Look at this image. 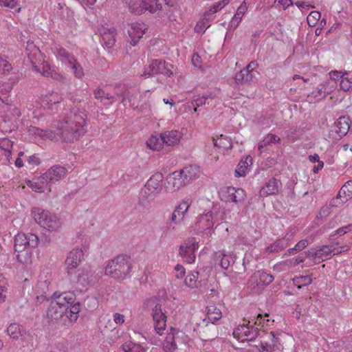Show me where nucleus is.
Listing matches in <instances>:
<instances>
[{
  "label": "nucleus",
  "mask_w": 352,
  "mask_h": 352,
  "mask_svg": "<svg viewBox=\"0 0 352 352\" xmlns=\"http://www.w3.org/2000/svg\"><path fill=\"white\" fill-rule=\"evenodd\" d=\"M152 315L154 322L166 319V316L162 311V305L160 304H157L154 307V308L153 309Z\"/></svg>",
  "instance_id": "de8ad7c7"
},
{
  "label": "nucleus",
  "mask_w": 352,
  "mask_h": 352,
  "mask_svg": "<svg viewBox=\"0 0 352 352\" xmlns=\"http://www.w3.org/2000/svg\"><path fill=\"white\" fill-rule=\"evenodd\" d=\"M80 311V304L76 303L68 309V314H66L67 317L70 320L71 322L76 321L78 317V313Z\"/></svg>",
  "instance_id": "603ef678"
},
{
  "label": "nucleus",
  "mask_w": 352,
  "mask_h": 352,
  "mask_svg": "<svg viewBox=\"0 0 352 352\" xmlns=\"http://www.w3.org/2000/svg\"><path fill=\"white\" fill-rule=\"evenodd\" d=\"M270 336H272V341L273 342L272 344H269L267 342H261V350L260 352H272L274 350L276 346V342L277 338L274 332H270Z\"/></svg>",
  "instance_id": "8fccbe9b"
},
{
  "label": "nucleus",
  "mask_w": 352,
  "mask_h": 352,
  "mask_svg": "<svg viewBox=\"0 0 352 352\" xmlns=\"http://www.w3.org/2000/svg\"><path fill=\"white\" fill-rule=\"evenodd\" d=\"M226 219V210L219 205L215 204L211 210L198 217L195 229L198 233H203L207 236H210L214 223Z\"/></svg>",
  "instance_id": "7ed1b4c3"
},
{
  "label": "nucleus",
  "mask_w": 352,
  "mask_h": 352,
  "mask_svg": "<svg viewBox=\"0 0 352 352\" xmlns=\"http://www.w3.org/2000/svg\"><path fill=\"white\" fill-rule=\"evenodd\" d=\"M61 100L62 98L60 95H58V93L52 92L46 94L44 96L43 99V102L45 104L50 106L52 104H55L56 103H59Z\"/></svg>",
  "instance_id": "79ce46f5"
},
{
  "label": "nucleus",
  "mask_w": 352,
  "mask_h": 352,
  "mask_svg": "<svg viewBox=\"0 0 352 352\" xmlns=\"http://www.w3.org/2000/svg\"><path fill=\"white\" fill-rule=\"evenodd\" d=\"M12 147V142L8 138L0 139V148L10 154V150Z\"/></svg>",
  "instance_id": "bf43d9fd"
},
{
  "label": "nucleus",
  "mask_w": 352,
  "mask_h": 352,
  "mask_svg": "<svg viewBox=\"0 0 352 352\" xmlns=\"http://www.w3.org/2000/svg\"><path fill=\"white\" fill-rule=\"evenodd\" d=\"M100 34L102 43L107 48H111L116 43V29L114 28H103L100 31Z\"/></svg>",
  "instance_id": "a878e982"
},
{
  "label": "nucleus",
  "mask_w": 352,
  "mask_h": 352,
  "mask_svg": "<svg viewBox=\"0 0 352 352\" xmlns=\"http://www.w3.org/2000/svg\"><path fill=\"white\" fill-rule=\"evenodd\" d=\"M321 16L320 12L318 11H312L307 17V23L309 26H314Z\"/></svg>",
  "instance_id": "6e6d98bb"
},
{
  "label": "nucleus",
  "mask_w": 352,
  "mask_h": 352,
  "mask_svg": "<svg viewBox=\"0 0 352 352\" xmlns=\"http://www.w3.org/2000/svg\"><path fill=\"white\" fill-rule=\"evenodd\" d=\"M117 96L122 98L121 102L126 105L128 101L129 106L133 109L138 108L140 102V94L138 91L129 90L125 87H122V93L117 92Z\"/></svg>",
  "instance_id": "2eb2a0df"
},
{
  "label": "nucleus",
  "mask_w": 352,
  "mask_h": 352,
  "mask_svg": "<svg viewBox=\"0 0 352 352\" xmlns=\"http://www.w3.org/2000/svg\"><path fill=\"white\" fill-rule=\"evenodd\" d=\"M163 175L160 173H156L153 175L146 182L145 186L149 188L155 193L159 195L162 190Z\"/></svg>",
  "instance_id": "393cba45"
},
{
  "label": "nucleus",
  "mask_w": 352,
  "mask_h": 352,
  "mask_svg": "<svg viewBox=\"0 0 352 352\" xmlns=\"http://www.w3.org/2000/svg\"><path fill=\"white\" fill-rule=\"evenodd\" d=\"M340 193L344 194V199H342L340 204H343L352 197V180L346 182L340 190Z\"/></svg>",
  "instance_id": "ea45409f"
},
{
  "label": "nucleus",
  "mask_w": 352,
  "mask_h": 352,
  "mask_svg": "<svg viewBox=\"0 0 352 352\" xmlns=\"http://www.w3.org/2000/svg\"><path fill=\"white\" fill-rule=\"evenodd\" d=\"M231 0H220L218 2L215 3L209 10L210 14H214L219 10H221L223 8H224L226 5H228Z\"/></svg>",
  "instance_id": "4d7b16f0"
},
{
  "label": "nucleus",
  "mask_w": 352,
  "mask_h": 352,
  "mask_svg": "<svg viewBox=\"0 0 352 352\" xmlns=\"http://www.w3.org/2000/svg\"><path fill=\"white\" fill-rule=\"evenodd\" d=\"M227 201H232L234 203H241L245 199V192L242 188H235L234 187H228L226 190Z\"/></svg>",
  "instance_id": "bb28decb"
},
{
  "label": "nucleus",
  "mask_w": 352,
  "mask_h": 352,
  "mask_svg": "<svg viewBox=\"0 0 352 352\" xmlns=\"http://www.w3.org/2000/svg\"><path fill=\"white\" fill-rule=\"evenodd\" d=\"M67 173V170L65 167L60 165H56L48 169L43 173V178L45 181L50 182H58L62 179Z\"/></svg>",
  "instance_id": "aec40b11"
},
{
  "label": "nucleus",
  "mask_w": 352,
  "mask_h": 352,
  "mask_svg": "<svg viewBox=\"0 0 352 352\" xmlns=\"http://www.w3.org/2000/svg\"><path fill=\"white\" fill-rule=\"evenodd\" d=\"M13 88V82L0 80V100L6 104H10V92Z\"/></svg>",
  "instance_id": "cd10ccee"
},
{
  "label": "nucleus",
  "mask_w": 352,
  "mask_h": 352,
  "mask_svg": "<svg viewBox=\"0 0 352 352\" xmlns=\"http://www.w3.org/2000/svg\"><path fill=\"white\" fill-rule=\"evenodd\" d=\"M8 334L13 339H17L21 335V327L17 323H12L7 328Z\"/></svg>",
  "instance_id": "49530a36"
},
{
  "label": "nucleus",
  "mask_w": 352,
  "mask_h": 352,
  "mask_svg": "<svg viewBox=\"0 0 352 352\" xmlns=\"http://www.w3.org/2000/svg\"><path fill=\"white\" fill-rule=\"evenodd\" d=\"M179 170L175 171L170 174L166 178L167 184L166 190L167 192H175L181 188L186 186Z\"/></svg>",
  "instance_id": "dca6fc26"
},
{
  "label": "nucleus",
  "mask_w": 352,
  "mask_h": 352,
  "mask_svg": "<svg viewBox=\"0 0 352 352\" xmlns=\"http://www.w3.org/2000/svg\"><path fill=\"white\" fill-rule=\"evenodd\" d=\"M166 327V319L154 322V328L155 331L159 335H162L163 331Z\"/></svg>",
  "instance_id": "052dcab7"
},
{
  "label": "nucleus",
  "mask_w": 352,
  "mask_h": 352,
  "mask_svg": "<svg viewBox=\"0 0 352 352\" xmlns=\"http://www.w3.org/2000/svg\"><path fill=\"white\" fill-rule=\"evenodd\" d=\"M39 239L37 235L18 233L14 236V248L17 261L23 264L32 262V249L37 247Z\"/></svg>",
  "instance_id": "f03ea898"
},
{
  "label": "nucleus",
  "mask_w": 352,
  "mask_h": 352,
  "mask_svg": "<svg viewBox=\"0 0 352 352\" xmlns=\"http://www.w3.org/2000/svg\"><path fill=\"white\" fill-rule=\"evenodd\" d=\"M280 139L274 134H268L258 144V150L263 152V149L270 143H279Z\"/></svg>",
  "instance_id": "a19ab883"
},
{
  "label": "nucleus",
  "mask_w": 352,
  "mask_h": 352,
  "mask_svg": "<svg viewBox=\"0 0 352 352\" xmlns=\"http://www.w3.org/2000/svg\"><path fill=\"white\" fill-rule=\"evenodd\" d=\"M274 276L265 272L257 271L254 272L248 280V287L256 293L261 291L266 285L270 284Z\"/></svg>",
  "instance_id": "9d476101"
},
{
  "label": "nucleus",
  "mask_w": 352,
  "mask_h": 352,
  "mask_svg": "<svg viewBox=\"0 0 352 352\" xmlns=\"http://www.w3.org/2000/svg\"><path fill=\"white\" fill-rule=\"evenodd\" d=\"M173 66L166 63L164 60L155 59L151 61L149 65L145 68L144 73L141 75L144 77H150L154 75L162 74L166 76L173 75Z\"/></svg>",
  "instance_id": "1a4fd4ad"
},
{
  "label": "nucleus",
  "mask_w": 352,
  "mask_h": 352,
  "mask_svg": "<svg viewBox=\"0 0 352 352\" xmlns=\"http://www.w3.org/2000/svg\"><path fill=\"white\" fill-rule=\"evenodd\" d=\"M293 283L298 288H301L302 286H307L311 283L312 278L311 276H300L293 278Z\"/></svg>",
  "instance_id": "a18cd8bd"
},
{
  "label": "nucleus",
  "mask_w": 352,
  "mask_h": 352,
  "mask_svg": "<svg viewBox=\"0 0 352 352\" xmlns=\"http://www.w3.org/2000/svg\"><path fill=\"white\" fill-rule=\"evenodd\" d=\"M191 203L192 201L190 198L184 199L177 206H176L170 216V221L175 224H177L182 221L188 212Z\"/></svg>",
  "instance_id": "f3484780"
},
{
  "label": "nucleus",
  "mask_w": 352,
  "mask_h": 352,
  "mask_svg": "<svg viewBox=\"0 0 352 352\" xmlns=\"http://www.w3.org/2000/svg\"><path fill=\"white\" fill-rule=\"evenodd\" d=\"M289 245L288 240L285 238L277 240L273 244L266 248V251L270 253L278 252Z\"/></svg>",
  "instance_id": "4c0bfd02"
},
{
  "label": "nucleus",
  "mask_w": 352,
  "mask_h": 352,
  "mask_svg": "<svg viewBox=\"0 0 352 352\" xmlns=\"http://www.w3.org/2000/svg\"><path fill=\"white\" fill-rule=\"evenodd\" d=\"M351 119L349 116H344L340 117L335 122L336 133L340 136H344L350 129Z\"/></svg>",
  "instance_id": "c756f323"
},
{
  "label": "nucleus",
  "mask_w": 352,
  "mask_h": 352,
  "mask_svg": "<svg viewBox=\"0 0 352 352\" xmlns=\"http://www.w3.org/2000/svg\"><path fill=\"white\" fill-rule=\"evenodd\" d=\"M248 8V0H244L240 6L238 8L236 12L232 17L231 21H230V25L233 28H236L240 21H241L243 16L246 13Z\"/></svg>",
  "instance_id": "473e14b6"
},
{
  "label": "nucleus",
  "mask_w": 352,
  "mask_h": 352,
  "mask_svg": "<svg viewBox=\"0 0 352 352\" xmlns=\"http://www.w3.org/2000/svg\"><path fill=\"white\" fill-rule=\"evenodd\" d=\"M147 30L146 25L141 23H132L128 30L129 36L131 38L130 43L135 45L138 40L143 36Z\"/></svg>",
  "instance_id": "412c9836"
},
{
  "label": "nucleus",
  "mask_w": 352,
  "mask_h": 352,
  "mask_svg": "<svg viewBox=\"0 0 352 352\" xmlns=\"http://www.w3.org/2000/svg\"><path fill=\"white\" fill-rule=\"evenodd\" d=\"M220 265L222 268L227 270L232 264L235 262V256L232 254H220Z\"/></svg>",
  "instance_id": "37998d69"
},
{
  "label": "nucleus",
  "mask_w": 352,
  "mask_h": 352,
  "mask_svg": "<svg viewBox=\"0 0 352 352\" xmlns=\"http://www.w3.org/2000/svg\"><path fill=\"white\" fill-rule=\"evenodd\" d=\"M254 78V73L247 72L244 69L236 73L234 78L237 84L249 82L253 81Z\"/></svg>",
  "instance_id": "e433bc0d"
},
{
  "label": "nucleus",
  "mask_w": 352,
  "mask_h": 352,
  "mask_svg": "<svg viewBox=\"0 0 352 352\" xmlns=\"http://www.w3.org/2000/svg\"><path fill=\"white\" fill-rule=\"evenodd\" d=\"M175 271L176 272L175 277L178 279L182 278L186 274L185 268L182 265L180 264H177L175 265Z\"/></svg>",
  "instance_id": "338daca9"
},
{
  "label": "nucleus",
  "mask_w": 352,
  "mask_h": 352,
  "mask_svg": "<svg viewBox=\"0 0 352 352\" xmlns=\"http://www.w3.org/2000/svg\"><path fill=\"white\" fill-rule=\"evenodd\" d=\"M69 67H71L76 78L79 79L82 78L84 76V71L80 64L77 62L76 59L71 63Z\"/></svg>",
  "instance_id": "09e8293b"
},
{
  "label": "nucleus",
  "mask_w": 352,
  "mask_h": 352,
  "mask_svg": "<svg viewBox=\"0 0 352 352\" xmlns=\"http://www.w3.org/2000/svg\"><path fill=\"white\" fill-rule=\"evenodd\" d=\"M94 272L89 269H81L77 271V274L70 277V280L77 289L80 291L87 290L96 280Z\"/></svg>",
  "instance_id": "6e6552de"
},
{
  "label": "nucleus",
  "mask_w": 352,
  "mask_h": 352,
  "mask_svg": "<svg viewBox=\"0 0 352 352\" xmlns=\"http://www.w3.org/2000/svg\"><path fill=\"white\" fill-rule=\"evenodd\" d=\"M160 137L167 146H175L179 143L182 134L177 130L166 131L160 133Z\"/></svg>",
  "instance_id": "5701e85b"
},
{
  "label": "nucleus",
  "mask_w": 352,
  "mask_h": 352,
  "mask_svg": "<svg viewBox=\"0 0 352 352\" xmlns=\"http://www.w3.org/2000/svg\"><path fill=\"white\" fill-rule=\"evenodd\" d=\"M18 4L17 0H0V6L8 7L11 9L16 8Z\"/></svg>",
  "instance_id": "69168bd1"
},
{
  "label": "nucleus",
  "mask_w": 352,
  "mask_h": 352,
  "mask_svg": "<svg viewBox=\"0 0 352 352\" xmlns=\"http://www.w3.org/2000/svg\"><path fill=\"white\" fill-rule=\"evenodd\" d=\"M157 196V193L144 185L140 192L138 204L144 208L148 207Z\"/></svg>",
  "instance_id": "4be33fe9"
},
{
  "label": "nucleus",
  "mask_w": 352,
  "mask_h": 352,
  "mask_svg": "<svg viewBox=\"0 0 352 352\" xmlns=\"http://www.w3.org/2000/svg\"><path fill=\"white\" fill-rule=\"evenodd\" d=\"M199 272L198 271H192L185 278V284L190 288H197L200 284L199 280Z\"/></svg>",
  "instance_id": "58836bf2"
},
{
  "label": "nucleus",
  "mask_w": 352,
  "mask_h": 352,
  "mask_svg": "<svg viewBox=\"0 0 352 352\" xmlns=\"http://www.w3.org/2000/svg\"><path fill=\"white\" fill-rule=\"evenodd\" d=\"M348 247L340 246L335 247L334 245H322L314 252H308L307 256L314 258H322L323 257H328L331 255L339 254L343 252L348 250Z\"/></svg>",
  "instance_id": "4468645a"
},
{
  "label": "nucleus",
  "mask_w": 352,
  "mask_h": 352,
  "mask_svg": "<svg viewBox=\"0 0 352 352\" xmlns=\"http://www.w3.org/2000/svg\"><path fill=\"white\" fill-rule=\"evenodd\" d=\"M329 83V81H326L319 85L316 89L313 91L309 97H312L317 100L325 98L327 95L330 94L333 91V87H328Z\"/></svg>",
  "instance_id": "2f4dec72"
},
{
  "label": "nucleus",
  "mask_w": 352,
  "mask_h": 352,
  "mask_svg": "<svg viewBox=\"0 0 352 352\" xmlns=\"http://www.w3.org/2000/svg\"><path fill=\"white\" fill-rule=\"evenodd\" d=\"M32 214L35 221L48 231H58L62 226L63 222L60 218L49 210L34 208L32 210Z\"/></svg>",
  "instance_id": "423d86ee"
},
{
  "label": "nucleus",
  "mask_w": 352,
  "mask_h": 352,
  "mask_svg": "<svg viewBox=\"0 0 352 352\" xmlns=\"http://www.w3.org/2000/svg\"><path fill=\"white\" fill-rule=\"evenodd\" d=\"M12 69V67L9 61L0 56V73L4 75L8 74Z\"/></svg>",
  "instance_id": "864d4df0"
},
{
  "label": "nucleus",
  "mask_w": 352,
  "mask_h": 352,
  "mask_svg": "<svg viewBox=\"0 0 352 352\" xmlns=\"http://www.w3.org/2000/svg\"><path fill=\"white\" fill-rule=\"evenodd\" d=\"M282 189V184L280 180L276 178H271L261 188L259 192L261 197H266L270 195L278 194Z\"/></svg>",
  "instance_id": "a211bd4d"
},
{
  "label": "nucleus",
  "mask_w": 352,
  "mask_h": 352,
  "mask_svg": "<svg viewBox=\"0 0 352 352\" xmlns=\"http://www.w3.org/2000/svg\"><path fill=\"white\" fill-rule=\"evenodd\" d=\"M52 300L68 311L69 306L75 301V295L70 292L60 294L55 292L52 296Z\"/></svg>",
  "instance_id": "6ab92c4d"
},
{
  "label": "nucleus",
  "mask_w": 352,
  "mask_h": 352,
  "mask_svg": "<svg viewBox=\"0 0 352 352\" xmlns=\"http://www.w3.org/2000/svg\"><path fill=\"white\" fill-rule=\"evenodd\" d=\"M340 86L344 91H350L352 89V81L344 76L340 80Z\"/></svg>",
  "instance_id": "680f3d73"
},
{
  "label": "nucleus",
  "mask_w": 352,
  "mask_h": 352,
  "mask_svg": "<svg viewBox=\"0 0 352 352\" xmlns=\"http://www.w3.org/2000/svg\"><path fill=\"white\" fill-rule=\"evenodd\" d=\"M208 319L212 324L222 318V313L215 305H210L206 307Z\"/></svg>",
  "instance_id": "f704fd0d"
},
{
  "label": "nucleus",
  "mask_w": 352,
  "mask_h": 352,
  "mask_svg": "<svg viewBox=\"0 0 352 352\" xmlns=\"http://www.w3.org/2000/svg\"><path fill=\"white\" fill-rule=\"evenodd\" d=\"M67 344L65 343H58L55 348L52 349L50 352H67Z\"/></svg>",
  "instance_id": "774afa93"
},
{
  "label": "nucleus",
  "mask_w": 352,
  "mask_h": 352,
  "mask_svg": "<svg viewBox=\"0 0 352 352\" xmlns=\"http://www.w3.org/2000/svg\"><path fill=\"white\" fill-rule=\"evenodd\" d=\"M65 314H67L68 311L58 305L57 303L51 301L47 311L48 318L57 320L61 318Z\"/></svg>",
  "instance_id": "c85d7f7f"
},
{
  "label": "nucleus",
  "mask_w": 352,
  "mask_h": 352,
  "mask_svg": "<svg viewBox=\"0 0 352 352\" xmlns=\"http://www.w3.org/2000/svg\"><path fill=\"white\" fill-rule=\"evenodd\" d=\"M170 332L168 333L163 342V350L164 352H175L177 349V344L175 340V333L176 330L171 328Z\"/></svg>",
  "instance_id": "72a5a7b5"
},
{
  "label": "nucleus",
  "mask_w": 352,
  "mask_h": 352,
  "mask_svg": "<svg viewBox=\"0 0 352 352\" xmlns=\"http://www.w3.org/2000/svg\"><path fill=\"white\" fill-rule=\"evenodd\" d=\"M164 142L160 135H152L146 141L147 146L153 151H160L163 148Z\"/></svg>",
  "instance_id": "c9c22d12"
},
{
  "label": "nucleus",
  "mask_w": 352,
  "mask_h": 352,
  "mask_svg": "<svg viewBox=\"0 0 352 352\" xmlns=\"http://www.w3.org/2000/svg\"><path fill=\"white\" fill-rule=\"evenodd\" d=\"M133 268L130 258L124 254H119L109 261L105 267V274L118 280L130 277Z\"/></svg>",
  "instance_id": "39448f33"
},
{
  "label": "nucleus",
  "mask_w": 352,
  "mask_h": 352,
  "mask_svg": "<svg viewBox=\"0 0 352 352\" xmlns=\"http://www.w3.org/2000/svg\"><path fill=\"white\" fill-rule=\"evenodd\" d=\"M248 169V163L247 161H241L235 170V177H244L246 175Z\"/></svg>",
  "instance_id": "3c124183"
},
{
  "label": "nucleus",
  "mask_w": 352,
  "mask_h": 352,
  "mask_svg": "<svg viewBox=\"0 0 352 352\" xmlns=\"http://www.w3.org/2000/svg\"><path fill=\"white\" fill-rule=\"evenodd\" d=\"M105 93L106 92L102 89L98 88L94 90V95L96 99L100 100L101 102L104 104H107V102H104Z\"/></svg>",
  "instance_id": "0e129e2a"
},
{
  "label": "nucleus",
  "mask_w": 352,
  "mask_h": 352,
  "mask_svg": "<svg viewBox=\"0 0 352 352\" xmlns=\"http://www.w3.org/2000/svg\"><path fill=\"white\" fill-rule=\"evenodd\" d=\"M331 207H333L332 206H323L318 214L317 215V217L318 219H324V218H326L331 213Z\"/></svg>",
  "instance_id": "e2e57ef3"
},
{
  "label": "nucleus",
  "mask_w": 352,
  "mask_h": 352,
  "mask_svg": "<svg viewBox=\"0 0 352 352\" xmlns=\"http://www.w3.org/2000/svg\"><path fill=\"white\" fill-rule=\"evenodd\" d=\"M124 352H145V349L140 344L131 342H125L122 346Z\"/></svg>",
  "instance_id": "c03bdc74"
},
{
  "label": "nucleus",
  "mask_w": 352,
  "mask_h": 352,
  "mask_svg": "<svg viewBox=\"0 0 352 352\" xmlns=\"http://www.w3.org/2000/svg\"><path fill=\"white\" fill-rule=\"evenodd\" d=\"M84 259V253L82 249L75 248L70 251L65 260V270L69 276H72L74 270Z\"/></svg>",
  "instance_id": "ddd939ff"
},
{
  "label": "nucleus",
  "mask_w": 352,
  "mask_h": 352,
  "mask_svg": "<svg viewBox=\"0 0 352 352\" xmlns=\"http://www.w3.org/2000/svg\"><path fill=\"white\" fill-rule=\"evenodd\" d=\"M208 98H212V94H205L202 96H199L192 101V105L193 107H199L206 104V100Z\"/></svg>",
  "instance_id": "13d9d810"
},
{
  "label": "nucleus",
  "mask_w": 352,
  "mask_h": 352,
  "mask_svg": "<svg viewBox=\"0 0 352 352\" xmlns=\"http://www.w3.org/2000/svg\"><path fill=\"white\" fill-rule=\"evenodd\" d=\"M8 285L6 280L3 278L0 279V303L4 302L8 295Z\"/></svg>",
  "instance_id": "5fc2aeb1"
},
{
  "label": "nucleus",
  "mask_w": 352,
  "mask_h": 352,
  "mask_svg": "<svg viewBox=\"0 0 352 352\" xmlns=\"http://www.w3.org/2000/svg\"><path fill=\"white\" fill-rule=\"evenodd\" d=\"M198 248V242L195 238L187 239L179 246V255L184 262L192 263L195 260V252Z\"/></svg>",
  "instance_id": "f8f14e48"
},
{
  "label": "nucleus",
  "mask_w": 352,
  "mask_h": 352,
  "mask_svg": "<svg viewBox=\"0 0 352 352\" xmlns=\"http://www.w3.org/2000/svg\"><path fill=\"white\" fill-rule=\"evenodd\" d=\"M186 185L196 179L199 175V168L195 165H190L179 170Z\"/></svg>",
  "instance_id": "b1692460"
},
{
  "label": "nucleus",
  "mask_w": 352,
  "mask_h": 352,
  "mask_svg": "<svg viewBox=\"0 0 352 352\" xmlns=\"http://www.w3.org/2000/svg\"><path fill=\"white\" fill-rule=\"evenodd\" d=\"M26 55L34 69L44 77L58 80L63 76L53 69L50 64L42 59V54L33 42L28 41L26 45Z\"/></svg>",
  "instance_id": "20e7f679"
},
{
  "label": "nucleus",
  "mask_w": 352,
  "mask_h": 352,
  "mask_svg": "<svg viewBox=\"0 0 352 352\" xmlns=\"http://www.w3.org/2000/svg\"><path fill=\"white\" fill-rule=\"evenodd\" d=\"M126 3L130 11L135 14H141L146 10L154 13L161 8L157 0H126Z\"/></svg>",
  "instance_id": "0eeeda50"
},
{
  "label": "nucleus",
  "mask_w": 352,
  "mask_h": 352,
  "mask_svg": "<svg viewBox=\"0 0 352 352\" xmlns=\"http://www.w3.org/2000/svg\"><path fill=\"white\" fill-rule=\"evenodd\" d=\"M26 184L32 190L37 192H43L46 189L49 188V182L45 181V179L43 178V174L34 181H27Z\"/></svg>",
  "instance_id": "7c9ffc66"
},
{
  "label": "nucleus",
  "mask_w": 352,
  "mask_h": 352,
  "mask_svg": "<svg viewBox=\"0 0 352 352\" xmlns=\"http://www.w3.org/2000/svg\"><path fill=\"white\" fill-rule=\"evenodd\" d=\"M87 116L86 111L82 109L74 107L66 110L62 120L53 123V127L57 133L52 130H43L34 128L35 136L43 140H57L62 142L72 143L78 140L87 132Z\"/></svg>",
  "instance_id": "f257e3e1"
},
{
  "label": "nucleus",
  "mask_w": 352,
  "mask_h": 352,
  "mask_svg": "<svg viewBox=\"0 0 352 352\" xmlns=\"http://www.w3.org/2000/svg\"><path fill=\"white\" fill-rule=\"evenodd\" d=\"M251 320H248V324L239 325L233 331V336L243 342L245 341H253L258 336L259 331L254 324H250Z\"/></svg>",
  "instance_id": "9b49d317"
}]
</instances>
